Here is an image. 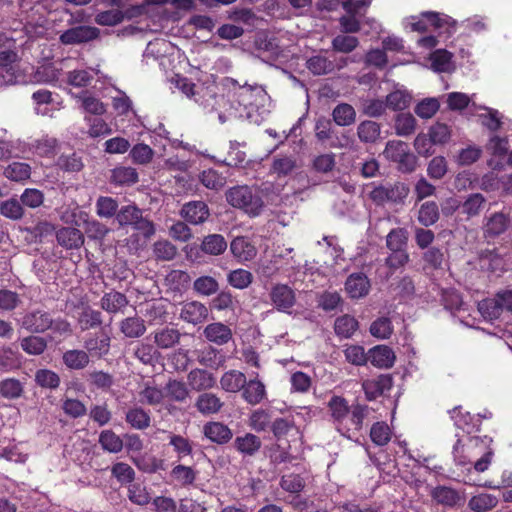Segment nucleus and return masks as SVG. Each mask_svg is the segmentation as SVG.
Masks as SVG:
<instances>
[{"mask_svg": "<svg viewBox=\"0 0 512 512\" xmlns=\"http://www.w3.org/2000/svg\"><path fill=\"white\" fill-rule=\"evenodd\" d=\"M226 200L231 206L242 209L252 217L260 215L264 207L262 197L247 185L230 188L226 192Z\"/></svg>", "mask_w": 512, "mask_h": 512, "instance_id": "nucleus-1", "label": "nucleus"}, {"mask_svg": "<svg viewBox=\"0 0 512 512\" xmlns=\"http://www.w3.org/2000/svg\"><path fill=\"white\" fill-rule=\"evenodd\" d=\"M385 158L396 164L401 173H412L417 166V157L410 151L409 145L403 141L390 140L383 152Z\"/></svg>", "mask_w": 512, "mask_h": 512, "instance_id": "nucleus-2", "label": "nucleus"}, {"mask_svg": "<svg viewBox=\"0 0 512 512\" xmlns=\"http://www.w3.org/2000/svg\"><path fill=\"white\" fill-rule=\"evenodd\" d=\"M478 310L490 321L499 319L504 312L512 313V289H501L492 298L483 299Z\"/></svg>", "mask_w": 512, "mask_h": 512, "instance_id": "nucleus-3", "label": "nucleus"}, {"mask_svg": "<svg viewBox=\"0 0 512 512\" xmlns=\"http://www.w3.org/2000/svg\"><path fill=\"white\" fill-rule=\"evenodd\" d=\"M116 220L120 226H132L145 238L155 233L153 222L143 217L142 210L136 205L122 206L116 214Z\"/></svg>", "mask_w": 512, "mask_h": 512, "instance_id": "nucleus-4", "label": "nucleus"}, {"mask_svg": "<svg viewBox=\"0 0 512 512\" xmlns=\"http://www.w3.org/2000/svg\"><path fill=\"white\" fill-rule=\"evenodd\" d=\"M410 189L403 182L393 184L378 185L369 193V198L377 206H383L387 203L401 205L408 197Z\"/></svg>", "mask_w": 512, "mask_h": 512, "instance_id": "nucleus-5", "label": "nucleus"}, {"mask_svg": "<svg viewBox=\"0 0 512 512\" xmlns=\"http://www.w3.org/2000/svg\"><path fill=\"white\" fill-rule=\"evenodd\" d=\"M369 413L370 407L368 405L360 403L352 404L337 431L348 439H352L362 430L363 422Z\"/></svg>", "mask_w": 512, "mask_h": 512, "instance_id": "nucleus-6", "label": "nucleus"}, {"mask_svg": "<svg viewBox=\"0 0 512 512\" xmlns=\"http://www.w3.org/2000/svg\"><path fill=\"white\" fill-rule=\"evenodd\" d=\"M83 347L90 358L102 359L110 353L111 337L104 331L90 333L84 339Z\"/></svg>", "mask_w": 512, "mask_h": 512, "instance_id": "nucleus-7", "label": "nucleus"}, {"mask_svg": "<svg viewBox=\"0 0 512 512\" xmlns=\"http://www.w3.org/2000/svg\"><path fill=\"white\" fill-rule=\"evenodd\" d=\"M269 296L272 305L279 312L289 313L296 303L295 292L287 284L277 283L273 285Z\"/></svg>", "mask_w": 512, "mask_h": 512, "instance_id": "nucleus-8", "label": "nucleus"}, {"mask_svg": "<svg viewBox=\"0 0 512 512\" xmlns=\"http://www.w3.org/2000/svg\"><path fill=\"white\" fill-rule=\"evenodd\" d=\"M99 37V29L96 27L79 25L65 30L60 35V42L64 45H76L87 43Z\"/></svg>", "mask_w": 512, "mask_h": 512, "instance_id": "nucleus-9", "label": "nucleus"}, {"mask_svg": "<svg viewBox=\"0 0 512 512\" xmlns=\"http://www.w3.org/2000/svg\"><path fill=\"white\" fill-rule=\"evenodd\" d=\"M393 387V378L390 374H381L372 379H366L362 383L365 397L368 401H373L378 397L389 392Z\"/></svg>", "mask_w": 512, "mask_h": 512, "instance_id": "nucleus-10", "label": "nucleus"}, {"mask_svg": "<svg viewBox=\"0 0 512 512\" xmlns=\"http://www.w3.org/2000/svg\"><path fill=\"white\" fill-rule=\"evenodd\" d=\"M53 318L49 312L35 310L26 313L22 318V327L31 333H43L51 328Z\"/></svg>", "mask_w": 512, "mask_h": 512, "instance_id": "nucleus-11", "label": "nucleus"}, {"mask_svg": "<svg viewBox=\"0 0 512 512\" xmlns=\"http://www.w3.org/2000/svg\"><path fill=\"white\" fill-rule=\"evenodd\" d=\"M208 315V307L199 301H186L181 304L179 318L186 323L201 324L207 320Z\"/></svg>", "mask_w": 512, "mask_h": 512, "instance_id": "nucleus-12", "label": "nucleus"}, {"mask_svg": "<svg viewBox=\"0 0 512 512\" xmlns=\"http://www.w3.org/2000/svg\"><path fill=\"white\" fill-rule=\"evenodd\" d=\"M180 215L186 222L199 225L209 218L210 210L204 201H190L182 206Z\"/></svg>", "mask_w": 512, "mask_h": 512, "instance_id": "nucleus-13", "label": "nucleus"}, {"mask_svg": "<svg viewBox=\"0 0 512 512\" xmlns=\"http://www.w3.org/2000/svg\"><path fill=\"white\" fill-rule=\"evenodd\" d=\"M511 224L509 214L494 212L486 217L483 233L486 238H495L505 233Z\"/></svg>", "mask_w": 512, "mask_h": 512, "instance_id": "nucleus-14", "label": "nucleus"}, {"mask_svg": "<svg viewBox=\"0 0 512 512\" xmlns=\"http://www.w3.org/2000/svg\"><path fill=\"white\" fill-rule=\"evenodd\" d=\"M188 384L192 390L207 392L216 385V378L213 373L205 369L195 368L187 375Z\"/></svg>", "mask_w": 512, "mask_h": 512, "instance_id": "nucleus-15", "label": "nucleus"}, {"mask_svg": "<svg viewBox=\"0 0 512 512\" xmlns=\"http://www.w3.org/2000/svg\"><path fill=\"white\" fill-rule=\"evenodd\" d=\"M128 304L127 296L116 290L105 292L100 299V307L109 314H123Z\"/></svg>", "mask_w": 512, "mask_h": 512, "instance_id": "nucleus-16", "label": "nucleus"}, {"mask_svg": "<svg viewBox=\"0 0 512 512\" xmlns=\"http://www.w3.org/2000/svg\"><path fill=\"white\" fill-rule=\"evenodd\" d=\"M203 433L211 442L224 445L233 438L232 430L224 423L211 421L203 426Z\"/></svg>", "mask_w": 512, "mask_h": 512, "instance_id": "nucleus-17", "label": "nucleus"}, {"mask_svg": "<svg viewBox=\"0 0 512 512\" xmlns=\"http://www.w3.org/2000/svg\"><path fill=\"white\" fill-rule=\"evenodd\" d=\"M203 335L206 340L219 346L227 344L233 337L231 328L222 322L208 324L204 328Z\"/></svg>", "mask_w": 512, "mask_h": 512, "instance_id": "nucleus-18", "label": "nucleus"}, {"mask_svg": "<svg viewBox=\"0 0 512 512\" xmlns=\"http://www.w3.org/2000/svg\"><path fill=\"white\" fill-rule=\"evenodd\" d=\"M262 441L259 436L247 432L244 435L237 436L234 439V449L243 456L253 457L261 449Z\"/></svg>", "mask_w": 512, "mask_h": 512, "instance_id": "nucleus-19", "label": "nucleus"}, {"mask_svg": "<svg viewBox=\"0 0 512 512\" xmlns=\"http://www.w3.org/2000/svg\"><path fill=\"white\" fill-rule=\"evenodd\" d=\"M487 203L486 198L481 193H472L466 197L461 205L452 206V211L456 208L460 209V213L469 220L477 217L483 211Z\"/></svg>", "mask_w": 512, "mask_h": 512, "instance_id": "nucleus-20", "label": "nucleus"}, {"mask_svg": "<svg viewBox=\"0 0 512 512\" xmlns=\"http://www.w3.org/2000/svg\"><path fill=\"white\" fill-rule=\"evenodd\" d=\"M194 406L200 414L207 416L219 413L224 402L212 392H203L197 397Z\"/></svg>", "mask_w": 512, "mask_h": 512, "instance_id": "nucleus-21", "label": "nucleus"}, {"mask_svg": "<svg viewBox=\"0 0 512 512\" xmlns=\"http://www.w3.org/2000/svg\"><path fill=\"white\" fill-rule=\"evenodd\" d=\"M370 289V281L363 273H353L348 276L345 282V290L353 299L366 296Z\"/></svg>", "mask_w": 512, "mask_h": 512, "instance_id": "nucleus-22", "label": "nucleus"}, {"mask_svg": "<svg viewBox=\"0 0 512 512\" xmlns=\"http://www.w3.org/2000/svg\"><path fill=\"white\" fill-rule=\"evenodd\" d=\"M240 391L244 401L252 406L260 404L267 395L265 385L257 378L246 380Z\"/></svg>", "mask_w": 512, "mask_h": 512, "instance_id": "nucleus-23", "label": "nucleus"}, {"mask_svg": "<svg viewBox=\"0 0 512 512\" xmlns=\"http://www.w3.org/2000/svg\"><path fill=\"white\" fill-rule=\"evenodd\" d=\"M60 246L67 250L79 249L84 244L83 233L74 227H62L56 232Z\"/></svg>", "mask_w": 512, "mask_h": 512, "instance_id": "nucleus-24", "label": "nucleus"}, {"mask_svg": "<svg viewBox=\"0 0 512 512\" xmlns=\"http://www.w3.org/2000/svg\"><path fill=\"white\" fill-rule=\"evenodd\" d=\"M450 413L455 425L468 435L480 432L481 421L479 418H475L469 412H463L461 407L453 408Z\"/></svg>", "mask_w": 512, "mask_h": 512, "instance_id": "nucleus-25", "label": "nucleus"}, {"mask_svg": "<svg viewBox=\"0 0 512 512\" xmlns=\"http://www.w3.org/2000/svg\"><path fill=\"white\" fill-rule=\"evenodd\" d=\"M230 251L239 262L251 261L257 255L256 247L243 236L236 237L230 243Z\"/></svg>", "mask_w": 512, "mask_h": 512, "instance_id": "nucleus-26", "label": "nucleus"}, {"mask_svg": "<svg viewBox=\"0 0 512 512\" xmlns=\"http://www.w3.org/2000/svg\"><path fill=\"white\" fill-rule=\"evenodd\" d=\"M356 134L361 143L375 144L381 139V125L373 120H364L357 125Z\"/></svg>", "mask_w": 512, "mask_h": 512, "instance_id": "nucleus-27", "label": "nucleus"}, {"mask_svg": "<svg viewBox=\"0 0 512 512\" xmlns=\"http://www.w3.org/2000/svg\"><path fill=\"white\" fill-rule=\"evenodd\" d=\"M492 442V437H489L487 435H484L483 437H469V446H478L479 444H481L486 448V451L484 452L483 456L474 463V468L477 472H484L488 469L493 456V450L490 447Z\"/></svg>", "mask_w": 512, "mask_h": 512, "instance_id": "nucleus-28", "label": "nucleus"}, {"mask_svg": "<svg viewBox=\"0 0 512 512\" xmlns=\"http://www.w3.org/2000/svg\"><path fill=\"white\" fill-rule=\"evenodd\" d=\"M126 423L133 429L145 430L151 425V415L142 407H130L125 413Z\"/></svg>", "mask_w": 512, "mask_h": 512, "instance_id": "nucleus-29", "label": "nucleus"}, {"mask_svg": "<svg viewBox=\"0 0 512 512\" xmlns=\"http://www.w3.org/2000/svg\"><path fill=\"white\" fill-rule=\"evenodd\" d=\"M63 364L70 370H83L90 363V357L85 349H70L63 353Z\"/></svg>", "mask_w": 512, "mask_h": 512, "instance_id": "nucleus-30", "label": "nucleus"}, {"mask_svg": "<svg viewBox=\"0 0 512 512\" xmlns=\"http://www.w3.org/2000/svg\"><path fill=\"white\" fill-rule=\"evenodd\" d=\"M227 241L221 234H209L205 236L200 244V250L207 255L218 256L227 249Z\"/></svg>", "mask_w": 512, "mask_h": 512, "instance_id": "nucleus-31", "label": "nucleus"}, {"mask_svg": "<svg viewBox=\"0 0 512 512\" xmlns=\"http://www.w3.org/2000/svg\"><path fill=\"white\" fill-rule=\"evenodd\" d=\"M119 329L127 338H140L146 332V325L142 318L132 316L122 319L119 323Z\"/></svg>", "mask_w": 512, "mask_h": 512, "instance_id": "nucleus-32", "label": "nucleus"}, {"mask_svg": "<svg viewBox=\"0 0 512 512\" xmlns=\"http://www.w3.org/2000/svg\"><path fill=\"white\" fill-rule=\"evenodd\" d=\"M432 497L439 503L449 507L462 505L464 499L459 492L446 486H438L434 489Z\"/></svg>", "mask_w": 512, "mask_h": 512, "instance_id": "nucleus-33", "label": "nucleus"}, {"mask_svg": "<svg viewBox=\"0 0 512 512\" xmlns=\"http://www.w3.org/2000/svg\"><path fill=\"white\" fill-rule=\"evenodd\" d=\"M246 381L244 373L238 370H229L225 372L220 378L221 388L230 393H236L243 388Z\"/></svg>", "mask_w": 512, "mask_h": 512, "instance_id": "nucleus-34", "label": "nucleus"}, {"mask_svg": "<svg viewBox=\"0 0 512 512\" xmlns=\"http://www.w3.org/2000/svg\"><path fill=\"white\" fill-rule=\"evenodd\" d=\"M371 364L379 368H390L394 365L395 354L388 346H376L370 351Z\"/></svg>", "mask_w": 512, "mask_h": 512, "instance_id": "nucleus-35", "label": "nucleus"}, {"mask_svg": "<svg viewBox=\"0 0 512 512\" xmlns=\"http://www.w3.org/2000/svg\"><path fill=\"white\" fill-rule=\"evenodd\" d=\"M181 334L178 329L165 327L154 333V342L160 349H169L179 343Z\"/></svg>", "mask_w": 512, "mask_h": 512, "instance_id": "nucleus-36", "label": "nucleus"}, {"mask_svg": "<svg viewBox=\"0 0 512 512\" xmlns=\"http://www.w3.org/2000/svg\"><path fill=\"white\" fill-rule=\"evenodd\" d=\"M111 182L119 186H130L138 182V172L133 167L118 166L111 171Z\"/></svg>", "mask_w": 512, "mask_h": 512, "instance_id": "nucleus-37", "label": "nucleus"}, {"mask_svg": "<svg viewBox=\"0 0 512 512\" xmlns=\"http://www.w3.org/2000/svg\"><path fill=\"white\" fill-rule=\"evenodd\" d=\"M439 218V207L435 201H426L420 206L417 220L422 226L430 227L437 223Z\"/></svg>", "mask_w": 512, "mask_h": 512, "instance_id": "nucleus-38", "label": "nucleus"}, {"mask_svg": "<svg viewBox=\"0 0 512 512\" xmlns=\"http://www.w3.org/2000/svg\"><path fill=\"white\" fill-rule=\"evenodd\" d=\"M332 118L338 126H350L356 121V111L352 105L348 103H340L334 107L332 111Z\"/></svg>", "mask_w": 512, "mask_h": 512, "instance_id": "nucleus-39", "label": "nucleus"}, {"mask_svg": "<svg viewBox=\"0 0 512 512\" xmlns=\"http://www.w3.org/2000/svg\"><path fill=\"white\" fill-rule=\"evenodd\" d=\"M328 408L331 412L333 423L336 429H338L339 425L348 414L351 406L348 405V401L344 397L333 396L328 402Z\"/></svg>", "mask_w": 512, "mask_h": 512, "instance_id": "nucleus-40", "label": "nucleus"}, {"mask_svg": "<svg viewBox=\"0 0 512 512\" xmlns=\"http://www.w3.org/2000/svg\"><path fill=\"white\" fill-rule=\"evenodd\" d=\"M271 432L277 440L285 439L291 432H298L293 417H278L271 423Z\"/></svg>", "mask_w": 512, "mask_h": 512, "instance_id": "nucleus-41", "label": "nucleus"}, {"mask_svg": "<svg viewBox=\"0 0 512 512\" xmlns=\"http://www.w3.org/2000/svg\"><path fill=\"white\" fill-rule=\"evenodd\" d=\"M21 355L10 347L0 349V371L11 372L21 367Z\"/></svg>", "mask_w": 512, "mask_h": 512, "instance_id": "nucleus-42", "label": "nucleus"}, {"mask_svg": "<svg viewBox=\"0 0 512 512\" xmlns=\"http://www.w3.org/2000/svg\"><path fill=\"white\" fill-rule=\"evenodd\" d=\"M358 327L359 323L356 318L347 314L337 317L334 324L336 335L342 338L352 337Z\"/></svg>", "mask_w": 512, "mask_h": 512, "instance_id": "nucleus-43", "label": "nucleus"}, {"mask_svg": "<svg viewBox=\"0 0 512 512\" xmlns=\"http://www.w3.org/2000/svg\"><path fill=\"white\" fill-rule=\"evenodd\" d=\"M498 504L496 496L488 493H480L470 498L468 507L474 512H487Z\"/></svg>", "mask_w": 512, "mask_h": 512, "instance_id": "nucleus-44", "label": "nucleus"}, {"mask_svg": "<svg viewBox=\"0 0 512 512\" xmlns=\"http://www.w3.org/2000/svg\"><path fill=\"white\" fill-rule=\"evenodd\" d=\"M98 441L102 449L110 453H119L124 447L123 439L111 429L101 431Z\"/></svg>", "mask_w": 512, "mask_h": 512, "instance_id": "nucleus-45", "label": "nucleus"}, {"mask_svg": "<svg viewBox=\"0 0 512 512\" xmlns=\"http://www.w3.org/2000/svg\"><path fill=\"white\" fill-rule=\"evenodd\" d=\"M24 393L23 384L16 378H5L0 381V396L14 400L20 398Z\"/></svg>", "mask_w": 512, "mask_h": 512, "instance_id": "nucleus-46", "label": "nucleus"}, {"mask_svg": "<svg viewBox=\"0 0 512 512\" xmlns=\"http://www.w3.org/2000/svg\"><path fill=\"white\" fill-rule=\"evenodd\" d=\"M166 397L175 402H185L189 396V389L183 381L170 379L164 387Z\"/></svg>", "mask_w": 512, "mask_h": 512, "instance_id": "nucleus-47", "label": "nucleus"}, {"mask_svg": "<svg viewBox=\"0 0 512 512\" xmlns=\"http://www.w3.org/2000/svg\"><path fill=\"white\" fill-rule=\"evenodd\" d=\"M408 231L405 228H394L386 236V247L389 250H406Z\"/></svg>", "mask_w": 512, "mask_h": 512, "instance_id": "nucleus-48", "label": "nucleus"}, {"mask_svg": "<svg viewBox=\"0 0 512 512\" xmlns=\"http://www.w3.org/2000/svg\"><path fill=\"white\" fill-rule=\"evenodd\" d=\"M169 445L173 447L174 452L177 454L178 460L192 455V442L188 438H185L179 434L171 433L169 435Z\"/></svg>", "mask_w": 512, "mask_h": 512, "instance_id": "nucleus-49", "label": "nucleus"}, {"mask_svg": "<svg viewBox=\"0 0 512 512\" xmlns=\"http://www.w3.org/2000/svg\"><path fill=\"white\" fill-rule=\"evenodd\" d=\"M227 282L234 288L243 290L253 282V275L250 271L239 268L232 270L227 275Z\"/></svg>", "mask_w": 512, "mask_h": 512, "instance_id": "nucleus-50", "label": "nucleus"}, {"mask_svg": "<svg viewBox=\"0 0 512 512\" xmlns=\"http://www.w3.org/2000/svg\"><path fill=\"white\" fill-rule=\"evenodd\" d=\"M170 475L182 486H190L194 484L197 478V472L192 467L182 464L174 466Z\"/></svg>", "mask_w": 512, "mask_h": 512, "instance_id": "nucleus-51", "label": "nucleus"}, {"mask_svg": "<svg viewBox=\"0 0 512 512\" xmlns=\"http://www.w3.org/2000/svg\"><path fill=\"white\" fill-rule=\"evenodd\" d=\"M279 485L286 492L299 494L304 490L306 482L301 475L290 473L281 477Z\"/></svg>", "mask_w": 512, "mask_h": 512, "instance_id": "nucleus-52", "label": "nucleus"}, {"mask_svg": "<svg viewBox=\"0 0 512 512\" xmlns=\"http://www.w3.org/2000/svg\"><path fill=\"white\" fill-rule=\"evenodd\" d=\"M20 346L29 355H41L47 348V341L43 337L30 335L20 341Z\"/></svg>", "mask_w": 512, "mask_h": 512, "instance_id": "nucleus-53", "label": "nucleus"}, {"mask_svg": "<svg viewBox=\"0 0 512 512\" xmlns=\"http://www.w3.org/2000/svg\"><path fill=\"white\" fill-rule=\"evenodd\" d=\"M394 128L399 136H409L415 132L416 119L410 113H400L395 118Z\"/></svg>", "mask_w": 512, "mask_h": 512, "instance_id": "nucleus-54", "label": "nucleus"}, {"mask_svg": "<svg viewBox=\"0 0 512 512\" xmlns=\"http://www.w3.org/2000/svg\"><path fill=\"white\" fill-rule=\"evenodd\" d=\"M271 416L268 411L264 409L254 410L248 420L249 427L256 432H263L268 427L271 428Z\"/></svg>", "mask_w": 512, "mask_h": 512, "instance_id": "nucleus-55", "label": "nucleus"}, {"mask_svg": "<svg viewBox=\"0 0 512 512\" xmlns=\"http://www.w3.org/2000/svg\"><path fill=\"white\" fill-rule=\"evenodd\" d=\"M31 168L27 163L13 162L9 164L5 170L4 175L16 182L25 181L30 178Z\"/></svg>", "mask_w": 512, "mask_h": 512, "instance_id": "nucleus-56", "label": "nucleus"}, {"mask_svg": "<svg viewBox=\"0 0 512 512\" xmlns=\"http://www.w3.org/2000/svg\"><path fill=\"white\" fill-rule=\"evenodd\" d=\"M237 300L230 291L222 290L211 301V308L216 311H234Z\"/></svg>", "mask_w": 512, "mask_h": 512, "instance_id": "nucleus-57", "label": "nucleus"}, {"mask_svg": "<svg viewBox=\"0 0 512 512\" xmlns=\"http://www.w3.org/2000/svg\"><path fill=\"white\" fill-rule=\"evenodd\" d=\"M102 313L99 310L86 307L80 314L79 323L82 330L97 328L102 325Z\"/></svg>", "mask_w": 512, "mask_h": 512, "instance_id": "nucleus-58", "label": "nucleus"}, {"mask_svg": "<svg viewBox=\"0 0 512 512\" xmlns=\"http://www.w3.org/2000/svg\"><path fill=\"white\" fill-rule=\"evenodd\" d=\"M35 382L41 388L56 389L60 385V377L50 369H39L35 373Z\"/></svg>", "mask_w": 512, "mask_h": 512, "instance_id": "nucleus-59", "label": "nucleus"}, {"mask_svg": "<svg viewBox=\"0 0 512 512\" xmlns=\"http://www.w3.org/2000/svg\"><path fill=\"white\" fill-rule=\"evenodd\" d=\"M0 214L11 220H19L24 215V209L20 201L10 198L0 203Z\"/></svg>", "mask_w": 512, "mask_h": 512, "instance_id": "nucleus-60", "label": "nucleus"}, {"mask_svg": "<svg viewBox=\"0 0 512 512\" xmlns=\"http://www.w3.org/2000/svg\"><path fill=\"white\" fill-rule=\"evenodd\" d=\"M118 203L117 201L108 196H100L96 201V212L97 215L102 218H112L116 217L118 213Z\"/></svg>", "mask_w": 512, "mask_h": 512, "instance_id": "nucleus-61", "label": "nucleus"}, {"mask_svg": "<svg viewBox=\"0 0 512 512\" xmlns=\"http://www.w3.org/2000/svg\"><path fill=\"white\" fill-rule=\"evenodd\" d=\"M196 293L203 296H210L219 289L218 281L212 276H200L193 283Z\"/></svg>", "mask_w": 512, "mask_h": 512, "instance_id": "nucleus-62", "label": "nucleus"}, {"mask_svg": "<svg viewBox=\"0 0 512 512\" xmlns=\"http://www.w3.org/2000/svg\"><path fill=\"white\" fill-rule=\"evenodd\" d=\"M56 165L65 172H78L83 168L82 159L75 152L61 154L57 159Z\"/></svg>", "mask_w": 512, "mask_h": 512, "instance_id": "nucleus-63", "label": "nucleus"}, {"mask_svg": "<svg viewBox=\"0 0 512 512\" xmlns=\"http://www.w3.org/2000/svg\"><path fill=\"white\" fill-rule=\"evenodd\" d=\"M371 441L377 446L386 445L391 439V431L387 423L376 422L370 429Z\"/></svg>", "mask_w": 512, "mask_h": 512, "instance_id": "nucleus-64", "label": "nucleus"}]
</instances>
